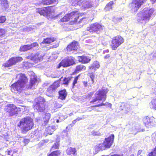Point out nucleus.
Masks as SVG:
<instances>
[{
  "label": "nucleus",
  "instance_id": "nucleus-1",
  "mask_svg": "<svg viewBox=\"0 0 156 156\" xmlns=\"http://www.w3.org/2000/svg\"><path fill=\"white\" fill-rule=\"evenodd\" d=\"M34 125L33 119L29 116H26L21 119L17 126L20 129L21 133L26 134L33 128Z\"/></svg>",
  "mask_w": 156,
  "mask_h": 156
},
{
  "label": "nucleus",
  "instance_id": "nucleus-2",
  "mask_svg": "<svg viewBox=\"0 0 156 156\" xmlns=\"http://www.w3.org/2000/svg\"><path fill=\"white\" fill-rule=\"evenodd\" d=\"M33 108L38 112H44L48 107L45 99L43 97L39 96L34 100Z\"/></svg>",
  "mask_w": 156,
  "mask_h": 156
},
{
  "label": "nucleus",
  "instance_id": "nucleus-3",
  "mask_svg": "<svg viewBox=\"0 0 156 156\" xmlns=\"http://www.w3.org/2000/svg\"><path fill=\"white\" fill-rule=\"evenodd\" d=\"M53 6L47 7L37 8V12L41 15L47 17L48 19H52L57 16L54 14L55 9L53 8Z\"/></svg>",
  "mask_w": 156,
  "mask_h": 156
},
{
  "label": "nucleus",
  "instance_id": "nucleus-4",
  "mask_svg": "<svg viewBox=\"0 0 156 156\" xmlns=\"http://www.w3.org/2000/svg\"><path fill=\"white\" fill-rule=\"evenodd\" d=\"M85 13H81L79 10L73 11L70 13L71 20L69 23L70 25H73L76 24H80L87 20L86 17H82L79 19V18L84 15Z\"/></svg>",
  "mask_w": 156,
  "mask_h": 156
},
{
  "label": "nucleus",
  "instance_id": "nucleus-5",
  "mask_svg": "<svg viewBox=\"0 0 156 156\" xmlns=\"http://www.w3.org/2000/svg\"><path fill=\"white\" fill-rule=\"evenodd\" d=\"M154 11L153 9L145 8L142 10L137 13V16L139 17L138 21V22L144 21L145 23H148L150 20Z\"/></svg>",
  "mask_w": 156,
  "mask_h": 156
},
{
  "label": "nucleus",
  "instance_id": "nucleus-6",
  "mask_svg": "<svg viewBox=\"0 0 156 156\" xmlns=\"http://www.w3.org/2000/svg\"><path fill=\"white\" fill-rule=\"evenodd\" d=\"M19 108L13 104H9L5 106L4 111L6 115L9 117L17 115Z\"/></svg>",
  "mask_w": 156,
  "mask_h": 156
},
{
  "label": "nucleus",
  "instance_id": "nucleus-7",
  "mask_svg": "<svg viewBox=\"0 0 156 156\" xmlns=\"http://www.w3.org/2000/svg\"><path fill=\"white\" fill-rule=\"evenodd\" d=\"M124 41L123 38L121 35L116 36L112 39L110 46L112 50H115L123 43Z\"/></svg>",
  "mask_w": 156,
  "mask_h": 156
},
{
  "label": "nucleus",
  "instance_id": "nucleus-8",
  "mask_svg": "<svg viewBox=\"0 0 156 156\" xmlns=\"http://www.w3.org/2000/svg\"><path fill=\"white\" fill-rule=\"evenodd\" d=\"M62 78L54 82L48 87L46 91L47 96L50 97L53 96L55 91L60 85V81Z\"/></svg>",
  "mask_w": 156,
  "mask_h": 156
},
{
  "label": "nucleus",
  "instance_id": "nucleus-9",
  "mask_svg": "<svg viewBox=\"0 0 156 156\" xmlns=\"http://www.w3.org/2000/svg\"><path fill=\"white\" fill-rule=\"evenodd\" d=\"M147 1V0H132L129 5L130 10L132 12H137L141 5Z\"/></svg>",
  "mask_w": 156,
  "mask_h": 156
},
{
  "label": "nucleus",
  "instance_id": "nucleus-10",
  "mask_svg": "<svg viewBox=\"0 0 156 156\" xmlns=\"http://www.w3.org/2000/svg\"><path fill=\"white\" fill-rule=\"evenodd\" d=\"M143 122L145 126L148 128L156 125V119L153 116H145L143 119Z\"/></svg>",
  "mask_w": 156,
  "mask_h": 156
},
{
  "label": "nucleus",
  "instance_id": "nucleus-11",
  "mask_svg": "<svg viewBox=\"0 0 156 156\" xmlns=\"http://www.w3.org/2000/svg\"><path fill=\"white\" fill-rule=\"evenodd\" d=\"M103 29L102 26L97 23H95L90 24L87 28V30L88 31L94 33H98Z\"/></svg>",
  "mask_w": 156,
  "mask_h": 156
},
{
  "label": "nucleus",
  "instance_id": "nucleus-12",
  "mask_svg": "<svg viewBox=\"0 0 156 156\" xmlns=\"http://www.w3.org/2000/svg\"><path fill=\"white\" fill-rule=\"evenodd\" d=\"M23 58L21 57H12L8 60L6 63L3 64L5 67H9L15 65L17 63L21 62Z\"/></svg>",
  "mask_w": 156,
  "mask_h": 156
},
{
  "label": "nucleus",
  "instance_id": "nucleus-13",
  "mask_svg": "<svg viewBox=\"0 0 156 156\" xmlns=\"http://www.w3.org/2000/svg\"><path fill=\"white\" fill-rule=\"evenodd\" d=\"M78 42L74 40L69 44L66 48V51L67 52L72 53L76 51L78 49Z\"/></svg>",
  "mask_w": 156,
  "mask_h": 156
},
{
  "label": "nucleus",
  "instance_id": "nucleus-14",
  "mask_svg": "<svg viewBox=\"0 0 156 156\" xmlns=\"http://www.w3.org/2000/svg\"><path fill=\"white\" fill-rule=\"evenodd\" d=\"M75 64L74 58L71 56L65 58L60 62V64H62L64 67L69 66Z\"/></svg>",
  "mask_w": 156,
  "mask_h": 156
},
{
  "label": "nucleus",
  "instance_id": "nucleus-15",
  "mask_svg": "<svg viewBox=\"0 0 156 156\" xmlns=\"http://www.w3.org/2000/svg\"><path fill=\"white\" fill-rule=\"evenodd\" d=\"M108 91L107 88H101L98 90L97 92V97L99 99V101L103 100L105 101L106 98V94Z\"/></svg>",
  "mask_w": 156,
  "mask_h": 156
},
{
  "label": "nucleus",
  "instance_id": "nucleus-16",
  "mask_svg": "<svg viewBox=\"0 0 156 156\" xmlns=\"http://www.w3.org/2000/svg\"><path fill=\"white\" fill-rule=\"evenodd\" d=\"M44 55L40 52H38L35 54L31 53L30 56V59L36 63H37L43 59Z\"/></svg>",
  "mask_w": 156,
  "mask_h": 156
},
{
  "label": "nucleus",
  "instance_id": "nucleus-17",
  "mask_svg": "<svg viewBox=\"0 0 156 156\" xmlns=\"http://www.w3.org/2000/svg\"><path fill=\"white\" fill-rule=\"evenodd\" d=\"M24 87L23 86L17 81L14 82L10 86L11 90L14 92L17 91V92H20Z\"/></svg>",
  "mask_w": 156,
  "mask_h": 156
},
{
  "label": "nucleus",
  "instance_id": "nucleus-18",
  "mask_svg": "<svg viewBox=\"0 0 156 156\" xmlns=\"http://www.w3.org/2000/svg\"><path fill=\"white\" fill-rule=\"evenodd\" d=\"M114 138V135L112 134L110 136L105 139L103 143L106 148H109L110 147L113 143Z\"/></svg>",
  "mask_w": 156,
  "mask_h": 156
},
{
  "label": "nucleus",
  "instance_id": "nucleus-19",
  "mask_svg": "<svg viewBox=\"0 0 156 156\" xmlns=\"http://www.w3.org/2000/svg\"><path fill=\"white\" fill-rule=\"evenodd\" d=\"M18 80L17 81L25 87L28 83V79L25 74L19 73L18 74Z\"/></svg>",
  "mask_w": 156,
  "mask_h": 156
},
{
  "label": "nucleus",
  "instance_id": "nucleus-20",
  "mask_svg": "<svg viewBox=\"0 0 156 156\" xmlns=\"http://www.w3.org/2000/svg\"><path fill=\"white\" fill-rule=\"evenodd\" d=\"M78 61L83 64L89 63L91 60L90 57L85 55L78 56Z\"/></svg>",
  "mask_w": 156,
  "mask_h": 156
},
{
  "label": "nucleus",
  "instance_id": "nucleus-21",
  "mask_svg": "<svg viewBox=\"0 0 156 156\" xmlns=\"http://www.w3.org/2000/svg\"><path fill=\"white\" fill-rule=\"evenodd\" d=\"M58 98L62 100L65 99L67 95V92L65 89L59 90L58 91Z\"/></svg>",
  "mask_w": 156,
  "mask_h": 156
},
{
  "label": "nucleus",
  "instance_id": "nucleus-22",
  "mask_svg": "<svg viewBox=\"0 0 156 156\" xmlns=\"http://www.w3.org/2000/svg\"><path fill=\"white\" fill-rule=\"evenodd\" d=\"M51 114L49 113H46L43 118L42 125L44 126H46L48 123L51 118Z\"/></svg>",
  "mask_w": 156,
  "mask_h": 156
},
{
  "label": "nucleus",
  "instance_id": "nucleus-23",
  "mask_svg": "<svg viewBox=\"0 0 156 156\" xmlns=\"http://www.w3.org/2000/svg\"><path fill=\"white\" fill-rule=\"evenodd\" d=\"M56 39L55 37H47L44 38L42 41L41 43L44 44H49L55 41Z\"/></svg>",
  "mask_w": 156,
  "mask_h": 156
},
{
  "label": "nucleus",
  "instance_id": "nucleus-24",
  "mask_svg": "<svg viewBox=\"0 0 156 156\" xmlns=\"http://www.w3.org/2000/svg\"><path fill=\"white\" fill-rule=\"evenodd\" d=\"M66 154L69 155H76V150L75 148L69 147L68 148L66 151Z\"/></svg>",
  "mask_w": 156,
  "mask_h": 156
},
{
  "label": "nucleus",
  "instance_id": "nucleus-25",
  "mask_svg": "<svg viewBox=\"0 0 156 156\" xmlns=\"http://www.w3.org/2000/svg\"><path fill=\"white\" fill-rule=\"evenodd\" d=\"M58 2V0H42L41 3L43 5H48L57 3Z\"/></svg>",
  "mask_w": 156,
  "mask_h": 156
},
{
  "label": "nucleus",
  "instance_id": "nucleus-26",
  "mask_svg": "<svg viewBox=\"0 0 156 156\" xmlns=\"http://www.w3.org/2000/svg\"><path fill=\"white\" fill-rule=\"evenodd\" d=\"M71 20L70 13L66 14L59 21L62 23L66 22L69 21Z\"/></svg>",
  "mask_w": 156,
  "mask_h": 156
},
{
  "label": "nucleus",
  "instance_id": "nucleus-27",
  "mask_svg": "<svg viewBox=\"0 0 156 156\" xmlns=\"http://www.w3.org/2000/svg\"><path fill=\"white\" fill-rule=\"evenodd\" d=\"M86 69V67L85 66L80 64L77 65L76 67L75 71L76 72H78L85 70Z\"/></svg>",
  "mask_w": 156,
  "mask_h": 156
},
{
  "label": "nucleus",
  "instance_id": "nucleus-28",
  "mask_svg": "<svg viewBox=\"0 0 156 156\" xmlns=\"http://www.w3.org/2000/svg\"><path fill=\"white\" fill-rule=\"evenodd\" d=\"M70 1L72 5L75 6L80 5L83 2V0H70Z\"/></svg>",
  "mask_w": 156,
  "mask_h": 156
},
{
  "label": "nucleus",
  "instance_id": "nucleus-29",
  "mask_svg": "<svg viewBox=\"0 0 156 156\" xmlns=\"http://www.w3.org/2000/svg\"><path fill=\"white\" fill-rule=\"evenodd\" d=\"M28 44L21 45L19 49V50L21 52H25L30 50Z\"/></svg>",
  "mask_w": 156,
  "mask_h": 156
},
{
  "label": "nucleus",
  "instance_id": "nucleus-30",
  "mask_svg": "<svg viewBox=\"0 0 156 156\" xmlns=\"http://www.w3.org/2000/svg\"><path fill=\"white\" fill-rule=\"evenodd\" d=\"M55 126H49L46 129V131L48 134L51 135L55 130Z\"/></svg>",
  "mask_w": 156,
  "mask_h": 156
},
{
  "label": "nucleus",
  "instance_id": "nucleus-31",
  "mask_svg": "<svg viewBox=\"0 0 156 156\" xmlns=\"http://www.w3.org/2000/svg\"><path fill=\"white\" fill-rule=\"evenodd\" d=\"M37 81V79L36 77L33 76L31 77L30 79V82L29 86L31 88L35 83Z\"/></svg>",
  "mask_w": 156,
  "mask_h": 156
},
{
  "label": "nucleus",
  "instance_id": "nucleus-32",
  "mask_svg": "<svg viewBox=\"0 0 156 156\" xmlns=\"http://www.w3.org/2000/svg\"><path fill=\"white\" fill-rule=\"evenodd\" d=\"M83 86L85 87H91L93 84L94 83L90 79H88V81H83Z\"/></svg>",
  "mask_w": 156,
  "mask_h": 156
},
{
  "label": "nucleus",
  "instance_id": "nucleus-33",
  "mask_svg": "<svg viewBox=\"0 0 156 156\" xmlns=\"http://www.w3.org/2000/svg\"><path fill=\"white\" fill-rule=\"evenodd\" d=\"M61 152L60 150H56L48 154L47 156H58L60 155Z\"/></svg>",
  "mask_w": 156,
  "mask_h": 156
},
{
  "label": "nucleus",
  "instance_id": "nucleus-34",
  "mask_svg": "<svg viewBox=\"0 0 156 156\" xmlns=\"http://www.w3.org/2000/svg\"><path fill=\"white\" fill-rule=\"evenodd\" d=\"M60 146L59 142H56L54 144L50 149V151L59 149Z\"/></svg>",
  "mask_w": 156,
  "mask_h": 156
},
{
  "label": "nucleus",
  "instance_id": "nucleus-35",
  "mask_svg": "<svg viewBox=\"0 0 156 156\" xmlns=\"http://www.w3.org/2000/svg\"><path fill=\"white\" fill-rule=\"evenodd\" d=\"M1 5L5 9L8 8L9 6L7 0H1Z\"/></svg>",
  "mask_w": 156,
  "mask_h": 156
},
{
  "label": "nucleus",
  "instance_id": "nucleus-36",
  "mask_svg": "<svg viewBox=\"0 0 156 156\" xmlns=\"http://www.w3.org/2000/svg\"><path fill=\"white\" fill-rule=\"evenodd\" d=\"M72 78V76L64 77L63 80V84L64 85H68L69 84V83L71 80Z\"/></svg>",
  "mask_w": 156,
  "mask_h": 156
},
{
  "label": "nucleus",
  "instance_id": "nucleus-37",
  "mask_svg": "<svg viewBox=\"0 0 156 156\" xmlns=\"http://www.w3.org/2000/svg\"><path fill=\"white\" fill-rule=\"evenodd\" d=\"M96 148L97 150H105V149H106L103 144V143L100 144L98 145H97L96 146Z\"/></svg>",
  "mask_w": 156,
  "mask_h": 156
},
{
  "label": "nucleus",
  "instance_id": "nucleus-38",
  "mask_svg": "<svg viewBox=\"0 0 156 156\" xmlns=\"http://www.w3.org/2000/svg\"><path fill=\"white\" fill-rule=\"evenodd\" d=\"M80 74H79L77 76L74 77V79L72 83V88H74L75 87L76 84H77V83L78 80V79L79 77H80Z\"/></svg>",
  "mask_w": 156,
  "mask_h": 156
},
{
  "label": "nucleus",
  "instance_id": "nucleus-39",
  "mask_svg": "<svg viewBox=\"0 0 156 156\" xmlns=\"http://www.w3.org/2000/svg\"><path fill=\"white\" fill-rule=\"evenodd\" d=\"M108 105L110 108H111L112 107V104L110 103H108L107 102L105 103H100L99 104L91 106V107H99L101 106H105L106 105Z\"/></svg>",
  "mask_w": 156,
  "mask_h": 156
},
{
  "label": "nucleus",
  "instance_id": "nucleus-40",
  "mask_svg": "<svg viewBox=\"0 0 156 156\" xmlns=\"http://www.w3.org/2000/svg\"><path fill=\"white\" fill-rule=\"evenodd\" d=\"M150 103L152 108L153 109L156 110V98L152 99Z\"/></svg>",
  "mask_w": 156,
  "mask_h": 156
},
{
  "label": "nucleus",
  "instance_id": "nucleus-41",
  "mask_svg": "<svg viewBox=\"0 0 156 156\" xmlns=\"http://www.w3.org/2000/svg\"><path fill=\"white\" fill-rule=\"evenodd\" d=\"M114 3L113 1H112L107 3L105 6V8L108 9H112V6L113 5Z\"/></svg>",
  "mask_w": 156,
  "mask_h": 156
},
{
  "label": "nucleus",
  "instance_id": "nucleus-42",
  "mask_svg": "<svg viewBox=\"0 0 156 156\" xmlns=\"http://www.w3.org/2000/svg\"><path fill=\"white\" fill-rule=\"evenodd\" d=\"M30 50L34 48L39 46V44L37 42H34L30 44H28Z\"/></svg>",
  "mask_w": 156,
  "mask_h": 156
},
{
  "label": "nucleus",
  "instance_id": "nucleus-43",
  "mask_svg": "<svg viewBox=\"0 0 156 156\" xmlns=\"http://www.w3.org/2000/svg\"><path fill=\"white\" fill-rule=\"evenodd\" d=\"M6 34L5 29L0 28V38L4 37Z\"/></svg>",
  "mask_w": 156,
  "mask_h": 156
},
{
  "label": "nucleus",
  "instance_id": "nucleus-44",
  "mask_svg": "<svg viewBox=\"0 0 156 156\" xmlns=\"http://www.w3.org/2000/svg\"><path fill=\"white\" fill-rule=\"evenodd\" d=\"M88 75L91 79V81L94 83V79L95 77L94 73L93 72L89 73H88Z\"/></svg>",
  "mask_w": 156,
  "mask_h": 156
},
{
  "label": "nucleus",
  "instance_id": "nucleus-45",
  "mask_svg": "<svg viewBox=\"0 0 156 156\" xmlns=\"http://www.w3.org/2000/svg\"><path fill=\"white\" fill-rule=\"evenodd\" d=\"M63 103L61 102H56L55 103V107L57 108H61L63 105Z\"/></svg>",
  "mask_w": 156,
  "mask_h": 156
},
{
  "label": "nucleus",
  "instance_id": "nucleus-46",
  "mask_svg": "<svg viewBox=\"0 0 156 156\" xmlns=\"http://www.w3.org/2000/svg\"><path fill=\"white\" fill-rule=\"evenodd\" d=\"M6 20V18L5 16H0V23H5Z\"/></svg>",
  "mask_w": 156,
  "mask_h": 156
},
{
  "label": "nucleus",
  "instance_id": "nucleus-47",
  "mask_svg": "<svg viewBox=\"0 0 156 156\" xmlns=\"http://www.w3.org/2000/svg\"><path fill=\"white\" fill-rule=\"evenodd\" d=\"M95 68H98L100 67V65L99 63L97 61H95L93 63V65Z\"/></svg>",
  "mask_w": 156,
  "mask_h": 156
},
{
  "label": "nucleus",
  "instance_id": "nucleus-48",
  "mask_svg": "<svg viewBox=\"0 0 156 156\" xmlns=\"http://www.w3.org/2000/svg\"><path fill=\"white\" fill-rule=\"evenodd\" d=\"M92 6V5L90 2H87L84 6V7L85 8H89L91 7Z\"/></svg>",
  "mask_w": 156,
  "mask_h": 156
},
{
  "label": "nucleus",
  "instance_id": "nucleus-49",
  "mask_svg": "<svg viewBox=\"0 0 156 156\" xmlns=\"http://www.w3.org/2000/svg\"><path fill=\"white\" fill-rule=\"evenodd\" d=\"M59 45V42L57 41H56L55 44L51 46V48H55L58 47Z\"/></svg>",
  "mask_w": 156,
  "mask_h": 156
},
{
  "label": "nucleus",
  "instance_id": "nucleus-50",
  "mask_svg": "<svg viewBox=\"0 0 156 156\" xmlns=\"http://www.w3.org/2000/svg\"><path fill=\"white\" fill-rule=\"evenodd\" d=\"M98 101H99V99L96 97L95 98L93 99L92 101H90V103L92 104H93L94 103V102H95Z\"/></svg>",
  "mask_w": 156,
  "mask_h": 156
},
{
  "label": "nucleus",
  "instance_id": "nucleus-51",
  "mask_svg": "<svg viewBox=\"0 0 156 156\" xmlns=\"http://www.w3.org/2000/svg\"><path fill=\"white\" fill-rule=\"evenodd\" d=\"M94 91L90 92L88 94L87 96L89 97H91L93 95V94H94Z\"/></svg>",
  "mask_w": 156,
  "mask_h": 156
},
{
  "label": "nucleus",
  "instance_id": "nucleus-52",
  "mask_svg": "<svg viewBox=\"0 0 156 156\" xmlns=\"http://www.w3.org/2000/svg\"><path fill=\"white\" fill-rule=\"evenodd\" d=\"M7 153L8 155H12L13 154V152H12V150H10L7 151Z\"/></svg>",
  "mask_w": 156,
  "mask_h": 156
},
{
  "label": "nucleus",
  "instance_id": "nucleus-53",
  "mask_svg": "<svg viewBox=\"0 0 156 156\" xmlns=\"http://www.w3.org/2000/svg\"><path fill=\"white\" fill-rule=\"evenodd\" d=\"M84 119L83 117L82 118H81L80 117H78L76 119H75V120H76V122H77V121H80V120H81V119Z\"/></svg>",
  "mask_w": 156,
  "mask_h": 156
},
{
  "label": "nucleus",
  "instance_id": "nucleus-54",
  "mask_svg": "<svg viewBox=\"0 0 156 156\" xmlns=\"http://www.w3.org/2000/svg\"><path fill=\"white\" fill-rule=\"evenodd\" d=\"M76 121L75 119L73 121L72 123L70 124L69 125L71 126H72L76 123Z\"/></svg>",
  "mask_w": 156,
  "mask_h": 156
},
{
  "label": "nucleus",
  "instance_id": "nucleus-55",
  "mask_svg": "<svg viewBox=\"0 0 156 156\" xmlns=\"http://www.w3.org/2000/svg\"><path fill=\"white\" fill-rule=\"evenodd\" d=\"M110 54H107L106 55H105L104 57V58L105 59H108L110 58Z\"/></svg>",
  "mask_w": 156,
  "mask_h": 156
},
{
  "label": "nucleus",
  "instance_id": "nucleus-56",
  "mask_svg": "<svg viewBox=\"0 0 156 156\" xmlns=\"http://www.w3.org/2000/svg\"><path fill=\"white\" fill-rule=\"evenodd\" d=\"M150 1L152 4H154L156 3V0H150Z\"/></svg>",
  "mask_w": 156,
  "mask_h": 156
},
{
  "label": "nucleus",
  "instance_id": "nucleus-57",
  "mask_svg": "<svg viewBox=\"0 0 156 156\" xmlns=\"http://www.w3.org/2000/svg\"><path fill=\"white\" fill-rule=\"evenodd\" d=\"M29 142L28 139H24L23 140V142L24 143H28Z\"/></svg>",
  "mask_w": 156,
  "mask_h": 156
},
{
  "label": "nucleus",
  "instance_id": "nucleus-58",
  "mask_svg": "<svg viewBox=\"0 0 156 156\" xmlns=\"http://www.w3.org/2000/svg\"><path fill=\"white\" fill-rule=\"evenodd\" d=\"M110 156H122V155L120 154H115L113 155H111Z\"/></svg>",
  "mask_w": 156,
  "mask_h": 156
},
{
  "label": "nucleus",
  "instance_id": "nucleus-59",
  "mask_svg": "<svg viewBox=\"0 0 156 156\" xmlns=\"http://www.w3.org/2000/svg\"><path fill=\"white\" fill-rule=\"evenodd\" d=\"M94 68V67L93 65V66H91L89 67V69H91Z\"/></svg>",
  "mask_w": 156,
  "mask_h": 156
},
{
  "label": "nucleus",
  "instance_id": "nucleus-60",
  "mask_svg": "<svg viewBox=\"0 0 156 156\" xmlns=\"http://www.w3.org/2000/svg\"><path fill=\"white\" fill-rule=\"evenodd\" d=\"M61 66H62V64H60V63L58 64V68H59Z\"/></svg>",
  "mask_w": 156,
  "mask_h": 156
},
{
  "label": "nucleus",
  "instance_id": "nucleus-61",
  "mask_svg": "<svg viewBox=\"0 0 156 156\" xmlns=\"http://www.w3.org/2000/svg\"><path fill=\"white\" fill-rule=\"evenodd\" d=\"M59 122V120H58V119L57 120H56V122H57V123H58V122Z\"/></svg>",
  "mask_w": 156,
  "mask_h": 156
},
{
  "label": "nucleus",
  "instance_id": "nucleus-62",
  "mask_svg": "<svg viewBox=\"0 0 156 156\" xmlns=\"http://www.w3.org/2000/svg\"><path fill=\"white\" fill-rule=\"evenodd\" d=\"M130 156H134V154H131L130 155Z\"/></svg>",
  "mask_w": 156,
  "mask_h": 156
},
{
  "label": "nucleus",
  "instance_id": "nucleus-63",
  "mask_svg": "<svg viewBox=\"0 0 156 156\" xmlns=\"http://www.w3.org/2000/svg\"><path fill=\"white\" fill-rule=\"evenodd\" d=\"M106 51H107V52H109V50H106Z\"/></svg>",
  "mask_w": 156,
  "mask_h": 156
}]
</instances>
